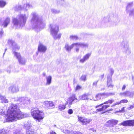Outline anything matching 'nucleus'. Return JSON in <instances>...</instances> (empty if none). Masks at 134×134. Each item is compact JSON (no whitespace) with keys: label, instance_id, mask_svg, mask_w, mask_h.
<instances>
[{"label":"nucleus","instance_id":"obj_24","mask_svg":"<svg viewBox=\"0 0 134 134\" xmlns=\"http://www.w3.org/2000/svg\"><path fill=\"white\" fill-rule=\"evenodd\" d=\"M88 94H84L79 97L78 99L80 100H88L89 98H88Z\"/></svg>","mask_w":134,"mask_h":134},{"label":"nucleus","instance_id":"obj_43","mask_svg":"<svg viewBox=\"0 0 134 134\" xmlns=\"http://www.w3.org/2000/svg\"><path fill=\"white\" fill-rule=\"evenodd\" d=\"M109 71L110 74V75H108H108H109L110 76H111H111L113 75V74L114 72V70L112 68H110L109 69Z\"/></svg>","mask_w":134,"mask_h":134},{"label":"nucleus","instance_id":"obj_7","mask_svg":"<svg viewBox=\"0 0 134 134\" xmlns=\"http://www.w3.org/2000/svg\"><path fill=\"white\" fill-rule=\"evenodd\" d=\"M118 21V16L114 17V16L110 17L109 16H107L104 17L103 19L102 23H108L112 25H116Z\"/></svg>","mask_w":134,"mask_h":134},{"label":"nucleus","instance_id":"obj_49","mask_svg":"<svg viewBox=\"0 0 134 134\" xmlns=\"http://www.w3.org/2000/svg\"><path fill=\"white\" fill-rule=\"evenodd\" d=\"M81 88V87L80 86L77 85L76 87L75 88V91H78L80 90Z\"/></svg>","mask_w":134,"mask_h":134},{"label":"nucleus","instance_id":"obj_59","mask_svg":"<svg viewBox=\"0 0 134 134\" xmlns=\"http://www.w3.org/2000/svg\"><path fill=\"white\" fill-rule=\"evenodd\" d=\"M104 74H103L101 75L100 76V77L101 78V79L102 80V79L103 78H104Z\"/></svg>","mask_w":134,"mask_h":134},{"label":"nucleus","instance_id":"obj_10","mask_svg":"<svg viewBox=\"0 0 134 134\" xmlns=\"http://www.w3.org/2000/svg\"><path fill=\"white\" fill-rule=\"evenodd\" d=\"M24 126L26 129V134H33L34 133L35 126H32L29 122L25 124Z\"/></svg>","mask_w":134,"mask_h":134},{"label":"nucleus","instance_id":"obj_12","mask_svg":"<svg viewBox=\"0 0 134 134\" xmlns=\"http://www.w3.org/2000/svg\"><path fill=\"white\" fill-rule=\"evenodd\" d=\"M76 48H75V50L77 53H78L79 50V47H81L82 48L86 49L88 47V44L87 43H82L81 42L76 43Z\"/></svg>","mask_w":134,"mask_h":134},{"label":"nucleus","instance_id":"obj_16","mask_svg":"<svg viewBox=\"0 0 134 134\" xmlns=\"http://www.w3.org/2000/svg\"><path fill=\"white\" fill-rule=\"evenodd\" d=\"M120 125L124 126H134V120H129L124 121L120 124Z\"/></svg>","mask_w":134,"mask_h":134},{"label":"nucleus","instance_id":"obj_41","mask_svg":"<svg viewBox=\"0 0 134 134\" xmlns=\"http://www.w3.org/2000/svg\"><path fill=\"white\" fill-rule=\"evenodd\" d=\"M51 10L52 13L54 14H58L60 13V11L54 9H52Z\"/></svg>","mask_w":134,"mask_h":134},{"label":"nucleus","instance_id":"obj_61","mask_svg":"<svg viewBox=\"0 0 134 134\" xmlns=\"http://www.w3.org/2000/svg\"><path fill=\"white\" fill-rule=\"evenodd\" d=\"M50 134H56V133L53 131H52L50 133Z\"/></svg>","mask_w":134,"mask_h":134},{"label":"nucleus","instance_id":"obj_39","mask_svg":"<svg viewBox=\"0 0 134 134\" xmlns=\"http://www.w3.org/2000/svg\"><path fill=\"white\" fill-rule=\"evenodd\" d=\"M13 134H26L22 133L21 131L18 130H14V131Z\"/></svg>","mask_w":134,"mask_h":134},{"label":"nucleus","instance_id":"obj_21","mask_svg":"<svg viewBox=\"0 0 134 134\" xmlns=\"http://www.w3.org/2000/svg\"><path fill=\"white\" fill-rule=\"evenodd\" d=\"M118 122V121L116 120H111L107 121V125L109 127H113L117 124Z\"/></svg>","mask_w":134,"mask_h":134},{"label":"nucleus","instance_id":"obj_32","mask_svg":"<svg viewBox=\"0 0 134 134\" xmlns=\"http://www.w3.org/2000/svg\"><path fill=\"white\" fill-rule=\"evenodd\" d=\"M69 38L71 40L73 41H77L79 39L78 37L75 35H71L70 36Z\"/></svg>","mask_w":134,"mask_h":134},{"label":"nucleus","instance_id":"obj_50","mask_svg":"<svg viewBox=\"0 0 134 134\" xmlns=\"http://www.w3.org/2000/svg\"><path fill=\"white\" fill-rule=\"evenodd\" d=\"M121 103H126L128 102V100L127 99H124L120 100Z\"/></svg>","mask_w":134,"mask_h":134},{"label":"nucleus","instance_id":"obj_44","mask_svg":"<svg viewBox=\"0 0 134 134\" xmlns=\"http://www.w3.org/2000/svg\"><path fill=\"white\" fill-rule=\"evenodd\" d=\"M134 107V103L132 105H130V107H127V110H129L133 108Z\"/></svg>","mask_w":134,"mask_h":134},{"label":"nucleus","instance_id":"obj_18","mask_svg":"<svg viewBox=\"0 0 134 134\" xmlns=\"http://www.w3.org/2000/svg\"><path fill=\"white\" fill-rule=\"evenodd\" d=\"M107 87L108 88H112L114 86V85L112 83L111 76L108 75L107 77Z\"/></svg>","mask_w":134,"mask_h":134},{"label":"nucleus","instance_id":"obj_17","mask_svg":"<svg viewBox=\"0 0 134 134\" xmlns=\"http://www.w3.org/2000/svg\"><path fill=\"white\" fill-rule=\"evenodd\" d=\"M35 6L34 4L32 3H27L23 5V9L26 11L29 9L33 8Z\"/></svg>","mask_w":134,"mask_h":134},{"label":"nucleus","instance_id":"obj_28","mask_svg":"<svg viewBox=\"0 0 134 134\" xmlns=\"http://www.w3.org/2000/svg\"><path fill=\"white\" fill-rule=\"evenodd\" d=\"M10 18L7 17L4 20L2 24V25L4 27H5L7 26L8 24L10 23Z\"/></svg>","mask_w":134,"mask_h":134},{"label":"nucleus","instance_id":"obj_1","mask_svg":"<svg viewBox=\"0 0 134 134\" xmlns=\"http://www.w3.org/2000/svg\"><path fill=\"white\" fill-rule=\"evenodd\" d=\"M21 102L20 104L11 103L7 111V115L5 118L6 122H13L16 121L27 117L26 114L22 112L19 109L21 106L23 107L21 104L25 106L29 104L31 102L30 100L27 98L21 97L19 99Z\"/></svg>","mask_w":134,"mask_h":134},{"label":"nucleus","instance_id":"obj_37","mask_svg":"<svg viewBox=\"0 0 134 134\" xmlns=\"http://www.w3.org/2000/svg\"><path fill=\"white\" fill-rule=\"evenodd\" d=\"M23 6H21L20 5H19L18 6H16L15 8V10L16 11H19L20 10H23Z\"/></svg>","mask_w":134,"mask_h":134},{"label":"nucleus","instance_id":"obj_62","mask_svg":"<svg viewBox=\"0 0 134 134\" xmlns=\"http://www.w3.org/2000/svg\"><path fill=\"white\" fill-rule=\"evenodd\" d=\"M76 134H83L82 133L79 132H76Z\"/></svg>","mask_w":134,"mask_h":134},{"label":"nucleus","instance_id":"obj_27","mask_svg":"<svg viewBox=\"0 0 134 134\" xmlns=\"http://www.w3.org/2000/svg\"><path fill=\"white\" fill-rule=\"evenodd\" d=\"M110 105H103L102 107L96 109L95 113H97L99 111H103L105 110L107 108L109 107Z\"/></svg>","mask_w":134,"mask_h":134},{"label":"nucleus","instance_id":"obj_35","mask_svg":"<svg viewBox=\"0 0 134 134\" xmlns=\"http://www.w3.org/2000/svg\"><path fill=\"white\" fill-rule=\"evenodd\" d=\"M102 96H103L102 93V94H98L96 95V100H94L93 99H90L91 100H94V101H96L97 100H99L100 99Z\"/></svg>","mask_w":134,"mask_h":134},{"label":"nucleus","instance_id":"obj_26","mask_svg":"<svg viewBox=\"0 0 134 134\" xmlns=\"http://www.w3.org/2000/svg\"><path fill=\"white\" fill-rule=\"evenodd\" d=\"M0 101L3 103H7L8 102V100L6 98L5 96L1 94L0 95Z\"/></svg>","mask_w":134,"mask_h":134},{"label":"nucleus","instance_id":"obj_60","mask_svg":"<svg viewBox=\"0 0 134 134\" xmlns=\"http://www.w3.org/2000/svg\"><path fill=\"white\" fill-rule=\"evenodd\" d=\"M4 32L2 30L0 31V35L2 36Z\"/></svg>","mask_w":134,"mask_h":134},{"label":"nucleus","instance_id":"obj_64","mask_svg":"<svg viewBox=\"0 0 134 134\" xmlns=\"http://www.w3.org/2000/svg\"><path fill=\"white\" fill-rule=\"evenodd\" d=\"M2 132V130L0 129V134H3V133Z\"/></svg>","mask_w":134,"mask_h":134},{"label":"nucleus","instance_id":"obj_57","mask_svg":"<svg viewBox=\"0 0 134 134\" xmlns=\"http://www.w3.org/2000/svg\"><path fill=\"white\" fill-rule=\"evenodd\" d=\"M108 93L109 95V96L114 95V93L113 92Z\"/></svg>","mask_w":134,"mask_h":134},{"label":"nucleus","instance_id":"obj_5","mask_svg":"<svg viewBox=\"0 0 134 134\" xmlns=\"http://www.w3.org/2000/svg\"><path fill=\"white\" fill-rule=\"evenodd\" d=\"M50 27L51 34L53 38L55 40L59 39L62 36V34L61 33L58 34L59 31L58 26L56 25L51 24Z\"/></svg>","mask_w":134,"mask_h":134},{"label":"nucleus","instance_id":"obj_46","mask_svg":"<svg viewBox=\"0 0 134 134\" xmlns=\"http://www.w3.org/2000/svg\"><path fill=\"white\" fill-rule=\"evenodd\" d=\"M121 102H120V100L119 102H116L115 103H114L113 104V105H111V107H113L115 106L116 105H119L121 104Z\"/></svg>","mask_w":134,"mask_h":134},{"label":"nucleus","instance_id":"obj_40","mask_svg":"<svg viewBox=\"0 0 134 134\" xmlns=\"http://www.w3.org/2000/svg\"><path fill=\"white\" fill-rule=\"evenodd\" d=\"M59 109L60 110H62L65 108V105H59L58 107Z\"/></svg>","mask_w":134,"mask_h":134},{"label":"nucleus","instance_id":"obj_55","mask_svg":"<svg viewBox=\"0 0 134 134\" xmlns=\"http://www.w3.org/2000/svg\"><path fill=\"white\" fill-rule=\"evenodd\" d=\"M73 111L71 109H69L68 111V113L69 114H71L73 113Z\"/></svg>","mask_w":134,"mask_h":134},{"label":"nucleus","instance_id":"obj_45","mask_svg":"<svg viewBox=\"0 0 134 134\" xmlns=\"http://www.w3.org/2000/svg\"><path fill=\"white\" fill-rule=\"evenodd\" d=\"M86 76L85 75H82L80 78L81 80L83 81H86Z\"/></svg>","mask_w":134,"mask_h":134},{"label":"nucleus","instance_id":"obj_63","mask_svg":"<svg viewBox=\"0 0 134 134\" xmlns=\"http://www.w3.org/2000/svg\"><path fill=\"white\" fill-rule=\"evenodd\" d=\"M43 75L44 76H46V73L44 72H43Z\"/></svg>","mask_w":134,"mask_h":134},{"label":"nucleus","instance_id":"obj_33","mask_svg":"<svg viewBox=\"0 0 134 134\" xmlns=\"http://www.w3.org/2000/svg\"><path fill=\"white\" fill-rule=\"evenodd\" d=\"M18 61L19 64L21 65H24L26 63V60L25 59L23 58H21L20 59H19Z\"/></svg>","mask_w":134,"mask_h":134},{"label":"nucleus","instance_id":"obj_25","mask_svg":"<svg viewBox=\"0 0 134 134\" xmlns=\"http://www.w3.org/2000/svg\"><path fill=\"white\" fill-rule=\"evenodd\" d=\"M114 99H109L108 101L104 102V103L101 104L99 105L96 106L95 107V108H97L99 107H101L102 105L103 104H111L113 102H114Z\"/></svg>","mask_w":134,"mask_h":134},{"label":"nucleus","instance_id":"obj_9","mask_svg":"<svg viewBox=\"0 0 134 134\" xmlns=\"http://www.w3.org/2000/svg\"><path fill=\"white\" fill-rule=\"evenodd\" d=\"M81 109L82 112L87 114H91V113H94L91 112V111L93 109V107L91 106H89L86 104H83L81 105Z\"/></svg>","mask_w":134,"mask_h":134},{"label":"nucleus","instance_id":"obj_20","mask_svg":"<svg viewBox=\"0 0 134 134\" xmlns=\"http://www.w3.org/2000/svg\"><path fill=\"white\" fill-rule=\"evenodd\" d=\"M8 90L9 92L14 93L18 92L19 88L17 86H12L9 88Z\"/></svg>","mask_w":134,"mask_h":134},{"label":"nucleus","instance_id":"obj_14","mask_svg":"<svg viewBox=\"0 0 134 134\" xmlns=\"http://www.w3.org/2000/svg\"><path fill=\"white\" fill-rule=\"evenodd\" d=\"M74 101H75V102L79 101V100L76 97L75 94L72 95L68 99L65 104V105L68 104L70 106Z\"/></svg>","mask_w":134,"mask_h":134},{"label":"nucleus","instance_id":"obj_48","mask_svg":"<svg viewBox=\"0 0 134 134\" xmlns=\"http://www.w3.org/2000/svg\"><path fill=\"white\" fill-rule=\"evenodd\" d=\"M120 95L121 96H126V91L124 92H121L120 93Z\"/></svg>","mask_w":134,"mask_h":134},{"label":"nucleus","instance_id":"obj_47","mask_svg":"<svg viewBox=\"0 0 134 134\" xmlns=\"http://www.w3.org/2000/svg\"><path fill=\"white\" fill-rule=\"evenodd\" d=\"M110 130V131L113 132H116V130L114 126L109 127Z\"/></svg>","mask_w":134,"mask_h":134},{"label":"nucleus","instance_id":"obj_58","mask_svg":"<svg viewBox=\"0 0 134 134\" xmlns=\"http://www.w3.org/2000/svg\"><path fill=\"white\" fill-rule=\"evenodd\" d=\"M126 86L125 85H124L122 87V91L124 90L125 89V88H126Z\"/></svg>","mask_w":134,"mask_h":134},{"label":"nucleus","instance_id":"obj_13","mask_svg":"<svg viewBox=\"0 0 134 134\" xmlns=\"http://www.w3.org/2000/svg\"><path fill=\"white\" fill-rule=\"evenodd\" d=\"M42 106L45 108L52 109L54 108L55 105L52 101H45L42 103Z\"/></svg>","mask_w":134,"mask_h":134},{"label":"nucleus","instance_id":"obj_22","mask_svg":"<svg viewBox=\"0 0 134 134\" xmlns=\"http://www.w3.org/2000/svg\"><path fill=\"white\" fill-rule=\"evenodd\" d=\"M91 55V53H88L84 55L82 58L80 59V62L82 63H84L85 61L88 59Z\"/></svg>","mask_w":134,"mask_h":134},{"label":"nucleus","instance_id":"obj_56","mask_svg":"<svg viewBox=\"0 0 134 134\" xmlns=\"http://www.w3.org/2000/svg\"><path fill=\"white\" fill-rule=\"evenodd\" d=\"M125 108V107H123V108H122L120 110V111L121 112H122V113H124V112H125L126 111H125V110L124 109Z\"/></svg>","mask_w":134,"mask_h":134},{"label":"nucleus","instance_id":"obj_15","mask_svg":"<svg viewBox=\"0 0 134 134\" xmlns=\"http://www.w3.org/2000/svg\"><path fill=\"white\" fill-rule=\"evenodd\" d=\"M78 120L83 125L88 124L92 121L91 119H88L81 117H79Z\"/></svg>","mask_w":134,"mask_h":134},{"label":"nucleus","instance_id":"obj_19","mask_svg":"<svg viewBox=\"0 0 134 134\" xmlns=\"http://www.w3.org/2000/svg\"><path fill=\"white\" fill-rule=\"evenodd\" d=\"M74 47H76V43H73L71 45H69L68 44L66 43L65 46V48L68 52H70Z\"/></svg>","mask_w":134,"mask_h":134},{"label":"nucleus","instance_id":"obj_29","mask_svg":"<svg viewBox=\"0 0 134 134\" xmlns=\"http://www.w3.org/2000/svg\"><path fill=\"white\" fill-rule=\"evenodd\" d=\"M7 71L9 73H10L11 72H16V71L14 68L13 66H11L8 67L7 68Z\"/></svg>","mask_w":134,"mask_h":134},{"label":"nucleus","instance_id":"obj_23","mask_svg":"<svg viewBox=\"0 0 134 134\" xmlns=\"http://www.w3.org/2000/svg\"><path fill=\"white\" fill-rule=\"evenodd\" d=\"M47 48L46 47L41 43H39L38 47V50L40 52L44 53L46 51Z\"/></svg>","mask_w":134,"mask_h":134},{"label":"nucleus","instance_id":"obj_2","mask_svg":"<svg viewBox=\"0 0 134 134\" xmlns=\"http://www.w3.org/2000/svg\"><path fill=\"white\" fill-rule=\"evenodd\" d=\"M31 16L32 17L31 23L33 29L37 31H38L44 27L45 23L41 16H39L35 12H32Z\"/></svg>","mask_w":134,"mask_h":134},{"label":"nucleus","instance_id":"obj_6","mask_svg":"<svg viewBox=\"0 0 134 134\" xmlns=\"http://www.w3.org/2000/svg\"><path fill=\"white\" fill-rule=\"evenodd\" d=\"M8 42L9 45L12 47V52L14 54V56L18 60L21 57L20 53L16 52L15 51L19 50L20 48V47L18 46L14 41L9 40Z\"/></svg>","mask_w":134,"mask_h":134},{"label":"nucleus","instance_id":"obj_53","mask_svg":"<svg viewBox=\"0 0 134 134\" xmlns=\"http://www.w3.org/2000/svg\"><path fill=\"white\" fill-rule=\"evenodd\" d=\"M115 129L116 130V132L120 131V129L118 128V126H116L114 127Z\"/></svg>","mask_w":134,"mask_h":134},{"label":"nucleus","instance_id":"obj_4","mask_svg":"<svg viewBox=\"0 0 134 134\" xmlns=\"http://www.w3.org/2000/svg\"><path fill=\"white\" fill-rule=\"evenodd\" d=\"M31 113L34 118L38 122L42 120L44 117V114L43 111L37 109H32Z\"/></svg>","mask_w":134,"mask_h":134},{"label":"nucleus","instance_id":"obj_34","mask_svg":"<svg viewBox=\"0 0 134 134\" xmlns=\"http://www.w3.org/2000/svg\"><path fill=\"white\" fill-rule=\"evenodd\" d=\"M134 94V92H130L129 91H126V96L132 98Z\"/></svg>","mask_w":134,"mask_h":134},{"label":"nucleus","instance_id":"obj_31","mask_svg":"<svg viewBox=\"0 0 134 134\" xmlns=\"http://www.w3.org/2000/svg\"><path fill=\"white\" fill-rule=\"evenodd\" d=\"M52 77L49 76H47L46 77V79L47 82L46 83V85H49L50 84L51 82V80H52Z\"/></svg>","mask_w":134,"mask_h":134},{"label":"nucleus","instance_id":"obj_52","mask_svg":"<svg viewBox=\"0 0 134 134\" xmlns=\"http://www.w3.org/2000/svg\"><path fill=\"white\" fill-rule=\"evenodd\" d=\"M90 131L92 133H94L96 132V130L93 128L90 129Z\"/></svg>","mask_w":134,"mask_h":134},{"label":"nucleus","instance_id":"obj_30","mask_svg":"<svg viewBox=\"0 0 134 134\" xmlns=\"http://www.w3.org/2000/svg\"><path fill=\"white\" fill-rule=\"evenodd\" d=\"M6 108L1 107L0 108V115H5L6 113Z\"/></svg>","mask_w":134,"mask_h":134},{"label":"nucleus","instance_id":"obj_42","mask_svg":"<svg viewBox=\"0 0 134 134\" xmlns=\"http://www.w3.org/2000/svg\"><path fill=\"white\" fill-rule=\"evenodd\" d=\"M6 4L5 2L3 1H0V7H3Z\"/></svg>","mask_w":134,"mask_h":134},{"label":"nucleus","instance_id":"obj_51","mask_svg":"<svg viewBox=\"0 0 134 134\" xmlns=\"http://www.w3.org/2000/svg\"><path fill=\"white\" fill-rule=\"evenodd\" d=\"M98 81V80L96 81L93 82L92 84V86H96L97 83Z\"/></svg>","mask_w":134,"mask_h":134},{"label":"nucleus","instance_id":"obj_54","mask_svg":"<svg viewBox=\"0 0 134 134\" xmlns=\"http://www.w3.org/2000/svg\"><path fill=\"white\" fill-rule=\"evenodd\" d=\"M103 96L108 97L109 96L108 93H102Z\"/></svg>","mask_w":134,"mask_h":134},{"label":"nucleus","instance_id":"obj_11","mask_svg":"<svg viewBox=\"0 0 134 134\" xmlns=\"http://www.w3.org/2000/svg\"><path fill=\"white\" fill-rule=\"evenodd\" d=\"M133 6V2H130L128 3L126 8V12L129 14L130 16H134V8L130 9Z\"/></svg>","mask_w":134,"mask_h":134},{"label":"nucleus","instance_id":"obj_36","mask_svg":"<svg viewBox=\"0 0 134 134\" xmlns=\"http://www.w3.org/2000/svg\"><path fill=\"white\" fill-rule=\"evenodd\" d=\"M90 27L92 28H95L97 26V24L95 21H94L92 22H91L89 25Z\"/></svg>","mask_w":134,"mask_h":134},{"label":"nucleus","instance_id":"obj_8","mask_svg":"<svg viewBox=\"0 0 134 134\" xmlns=\"http://www.w3.org/2000/svg\"><path fill=\"white\" fill-rule=\"evenodd\" d=\"M123 51L127 54H129L131 52L129 48V44L128 42L126 40H123L121 43Z\"/></svg>","mask_w":134,"mask_h":134},{"label":"nucleus","instance_id":"obj_38","mask_svg":"<svg viewBox=\"0 0 134 134\" xmlns=\"http://www.w3.org/2000/svg\"><path fill=\"white\" fill-rule=\"evenodd\" d=\"M3 134H9V130L7 129H3L2 130Z\"/></svg>","mask_w":134,"mask_h":134},{"label":"nucleus","instance_id":"obj_3","mask_svg":"<svg viewBox=\"0 0 134 134\" xmlns=\"http://www.w3.org/2000/svg\"><path fill=\"white\" fill-rule=\"evenodd\" d=\"M28 17V15L25 14L18 15L16 18L13 19L14 25L18 27H22L24 26Z\"/></svg>","mask_w":134,"mask_h":134}]
</instances>
